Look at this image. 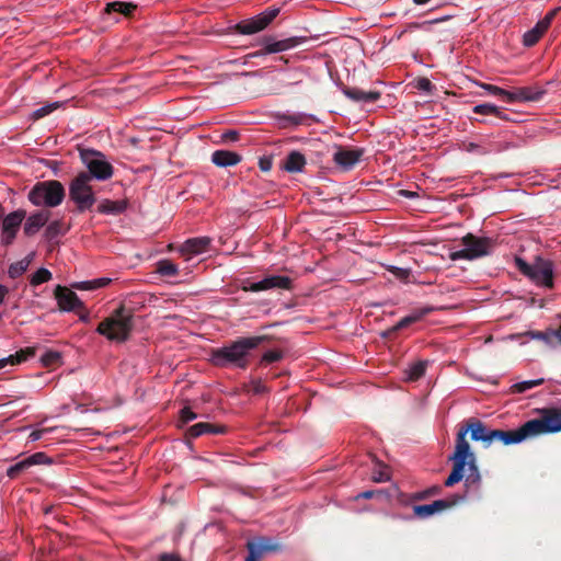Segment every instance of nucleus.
Masks as SVG:
<instances>
[{
	"mask_svg": "<svg viewBox=\"0 0 561 561\" xmlns=\"http://www.w3.org/2000/svg\"><path fill=\"white\" fill-rule=\"evenodd\" d=\"M561 431V412L557 410H545L539 419L530 420L515 431H501L488 428L482 422H470L466 427L460 428L457 434L455 451L449 456L454 468L445 481L446 486H451L462 479L467 484L478 483L480 473L476 466V457L471 451L466 435L470 433L471 439L483 443L490 447L494 442H502L504 445L518 444L525 439L545 434Z\"/></svg>",
	"mask_w": 561,
	"mask_h": 561,
	"instance_id": "nucleus-1",
	"label": "nucleus"
},
{
	"mask_svg": "<svg viewBox=\"0 0 561 561\" xmlns=\"http://www.w3.org/2000/svg\"><path fill=\"white\" fill-rule=\"evenodd\" d=\"M262 341L261 336L240 339L228 346L214 351L211 362L217 366L233 364L244 367L248 353L257 347Z\"/></svg>",
	"mask_w": 561,
	"mask_h": 561,
	"instance_id": "nucleus-2",
	"label": "nucleus"
},
{
	"mask_svg": "<svg viewBox=\"0 0 561 561\" xmlns=\"http://www.w3.org/2000/svg\"><path fill=\"white\" fill-rule=\"evenodd\" d=\"M133 329V317L129 311L121 308L114 314L103 320L96 329L99 334L115 342L126 341Z\"/></svg>",
	"mask_w": 561,
	"mask_h": 561,
	"instance_id": "nucleus-3",
	"label": "nucleus"
},
{
	"mask_svg": "<svg viewBox=\"0 0 561 561\" xmlns=\"http://www.w3.org/2000/svg\"><path fill=\"white\" fill-rule=\"evenodd\" d=\"M65 198V188L58 181L37 183L28 193V201L34 206L56 207Z\"/></svg>",
	"mask_w": 561,
	"mask_h": 561,
	"instance_id": "nucleus-4",
	"label": "nucleus"
},
{
	"mask_svg": "<svg viewBox=\"0 0 561 561\" xmlns=\"http://www.w3.org/2000/svg\"><path fill=\"white\" fill-rule=\"evenodd\" d=\"M91 176L85 172L78 174L69 186L70 199L77 205L79 211L90 209L95 203V195L90 185Z\"/></svg>",
	"mask_w": 561,
	"mask_h": 561,
	"instance_id": "nucleus-5",
	"label": "nucleus"
},
{
	"mask_svg": "<svg viewBox=\"0 0 561 561\" xmlns=\"http://www.w3.org/2000/svg\"><path fill=\"white\" fill-rule=\"evenodd\" d=\"M516 263L519 270L535 284L543 287H552L553 264L550 261L538 257L534 263L528 264L522 259H517Z\"/></svg>",
	"mask_w": 561,
	"mask_h": 561,
	"instance_id": "nucleus-6",
	"label": "nucleus"
},
{
	"mask_svg": "<svg viewBox=\"0 0 561 561\" xmlns=\"http://www.w3.org/2000/svg\"><path fill=\"white\" fill-rule=\"evenodd\" d=\"M80 158L89 170L87 174L91 176V180L105 181L113 175V167L102 152L93 149H82Z\"/></svg>",
	"mask_w": 561,
	"mask_h": 561,
	"instance_id": "nucleus-7",
	"label": "nucleus"
},
{
	"mask_svg": "<svg viewBox=\"0 0 561 561\" xmlns=\"http://www.w3.org/2000/svg\"><path fill=\"white\" fill-rule=\"evenodd\" d=\"M463 248L458 251H453L449 256L453 261L456 260H474L486 255L491 249V241L486 238H477L468 234L462 238Z\"/></svg>",
	"mask_w": 561,
	"mask_h": 561,
	"instance_id": "nucleus-8",
	"label": "nucleus"
},
{
	"mask_svg": "<svg viewBox=\"0 0 561 561\" xmlns=\"http://www.w3.org/2000/svg\"><path fill=\"white\" fill-rule=\"evenodd\" d=\"M279 13L278 8H270L257 15L236 24L234 28L243 35H251L264 30Z\"/></svg>",
	"mask_w": 561,
	"mask_h": 561,
	"instance_id": "nucleus-9",
	"label": "nucleus"
},
{
	"mask_svg": "<svg viewBox=\"0 0 561 561\" xmlns=\"http://www.w3.org/2000/svg\"><path fill=\"white\" fill-rule=\"evenodd\" d=\"M306 42L307 37L305 36H291L283 39L267 37L263 41V50L254 54V56L287 51L305 44Z\"/></svg>",
	"mask_w": 561,
	"mask_h": 561,
	"instance_id": "nucleus-10",
	"label": "nucleus"
},
{
	"mask_svg": "<svg viewBox=\"0 0 561 561\" xmlns=\"http://www.w3.org/2000/svg\"><path fill=\"white\" fill-rule=\"evenodd\" d=\"M24 218L25 211L21 209L12 211L3 218L0 233V242L3 245H9L13 242Z\"/></svg>",
	"mask_w": 561,
	"mask_h": 561,
	"instance_id": "nucleus-11",
	"label": "nucleus"
},
{
	"mask_svg": "<svg viewBox=\"0 0 561 561\" xmlns=\"http://www.w3.org/2000/svg\"><path fill=\"white\" fill-rule=\"evenodd\" d=\"M249 554L244 561H257L267 557L268 553L277 551L279 545L270 538H256L248 542Z\"/></svg>",
	"mask_w": 561,
	"mask_h": 561,
	"instance_id": "nucleus-12",
	"label": "nucleus"
},
{
	"mask_svg": "<svg viewBox=\"0 0 561 561\" xmlns=\"http://www.w3.org/2000/svg\"><path fill=\"white\" fill-rule=\"evenodd\" d=\"M210 239L208 237H198L186 240L180 248L179 252L185 261H190L196 255L208 251Z\"/></svg>",
	"mask_w": 561,
	"mask_h": 561,
	"instance_id": "nucleus-13",
	"label": "nucleus"
},
{
	"mask_svg": "<svg viewBox=\"0 0 561 561\" xmlns=\"http://www.w3.org/2000/svg\"><path fill=\"white\" fill-rule=\"evenodd\" d=\"M556 12H557V9L552 10L543 19L538 21L533 28L525 32V34L523 35V44L526 47L534 46L540 39V37L549 28L554 15H556Z\"/></svg>",
	"mask_w": 561,
	"mask_h": 561,
	"instance_id": "nucleus-14",
	"label": "nucleus"
},
{
	"mask_svg": "<svg viewBox=\"0 0 561 561\" xmlns=\"http://www.w3.org/2000/svg\"><path fill=\"white\" fill-rule=\"evenodd\" d=\"M362 156V149L336 147L333 153V161L343 170H350L359 161Z\"/></svg>",
	"mask_w": 561,
	"mask_h": 561,
	"instance_id": "nucleus-15",
	"label": "nucleus"
},
{
	"mask_svg": "<svg viewBox=\"0 0 561 561\" xmlns=\"http://www.w3.org/2000/svg\"><path fill=\"white\" fill-rule=\"evenodd\" d=\"M290 279L286 276L273 275L259 282L242 286L244 291H263L271 288H288Z\"/></svg>",
	"mask_w": 561,
	"mask_h": 561,
	"instance_id": "nucleus-16",
	"label": "nucleus"
},
{
	"mask_svg": "<svg viewBox=\"0 0 561 561\" xmlns=\"http://www.w3.org/2000/svg\"><path fill=\"white\" fill-rule=\"evenodd\" d=\"M55 297L62 311H73L82 305L77 294L67 287L57 286Z\"/></svg>",
	"mask_w": 561,
	"mask_h": 561,
	"instance_id": "nucleus-17",
	"label": "nucleus"
},
{
	"mask_svg": "<svg viewBox=\"0 0 561 561\" xmlns=\"http://www.w3.org/2000/svg\"><path fill=\"white\" fill-rule=\"evenodd\" d=\"M343 94L354 101L359 103H374L378 101L381 96V93L379 91H364L358 88H347L343 90Z\"/></svg>",
	"mask_w": 561,
	"mask_h": 561,
	"instance_id": "nucleus-18",
	"label": "nucleus"
},
{
	"mask_svg": "<svg viewBox=\"0 0 561 561\" xmlns=\"http://www.w3.org/2000/svg\"><path fill=\"white\" fill-rule=\"evenodd\" d=\"M457 501L448 502L444 500L434 501L431 504L416 505L414 506V514L420 518H427L435 513L442 512L445 508H448L456 504Z\"/></svg>",
	"mask_w": 561,
	"mask_h": 561,
	"instance_id": "nucleus-19",
	"label": "nucleus"
},
{
	"mask_svg": "<svg viewBox=\"0 0 561 561\" xmlns=\"http://www.w3.org/2000/svg\"><path fill=\"white\" fill-rule=\"evenodd\" d=\"M518 335H512L511 339H515ZM519 336H528L531 340L542 341L549 346H554L557 343L561 345V331H547V332H538V331H528Z\"/></svg>",
	"mask_w": 561,
	"mask_h": 561,
	"instance_id": "nucleus-20",
	"label": "nucleus"
},
{
	"mask_svg": "<svg viewBox=\"0 0 561 561\" xmlns=\"http://www.w3.org/2000/svg\"><path fill=\"white\" fill-rule=\"evenodd\" d=\"M241 156L229 150H216L211 154V162L220 168H227L238 164Z\"/></svg>",
	"mask_w": 561,
	"mask_h": 561,
	"instance_id": "nucleus-21",
	"label": "nucleus"
},
{
	"mask_svg": "<svg viewBox=\"0 0 561 561\" xmlns=\"http://www.w3.org/2000/svg\"><path fill=\"white\" fill-rule=\"evenodd\" d=\"M49 219V211H38L31 215L24 225V232L27 236L36 233Z\"/></svg>",
	"mask_w": 561,
	"mask_h": 561,
	"instance_id": "nucleus-22",
	"label": "nucleus"
},
{
	"mask_svg": "<svg viewBox=\"0 0 561 561\" xmlns=\"http://www.w3.org/2000/svg\"><path fill=\"white\" fill-rule=\"evenodd\" d=\"M431 311L430 308H422L412 311L407 317L402 318L394 327H392L388 332L382 333V336H388L390 333L396 332L400 329L407 328L412 323L420 321L424 316H426Z\"/></svg>",
	"mask_w": 561,
	"mask_h": 561,
	"instance_id": "nucleus-23",
	"label": "nucleus"
},
{
	"mask_svg": "<svg viewBox=\"0 0 561 561\" xmlns=\"http://www.w3.org/2000/svg\"><path fill=\"white\" fill-rule=\"evenodd\" d=\"M34 355L33 350H22L20 352H16L13 355H9L7 357L0 358V369H5L8 367L15 366L27 358L32 357Z\"/></svg>",
	"mask_w": 561,
	"mask_h": 561,
	"instance_id": "nucleus-24",
	"label": "nucleus"
},
{
	"mask_svg": "<svg viewBox=\"0 0 561 561\" xmlns=\"http://www.w3.org/2000/svg\"><path fill=\"white\" fill-rule=\"evenodd\" d=\"M127 207V204L125 201H111V199H103L99 206L98 210L101 214L105 215H118L125 211Z\"/></svg>",
	"mask_w": 561,
	"mask_h": 561,
	"instance_id": "nucleus-25",
	"label": "nucleus"
},
{
	"mask_svg": "<svg viewBox=\"0 0 561 561\" xmlns=\"http://www.w3.org/2000/svg\"><path fill=\"white\" fill-rule=\"evenodd\" d=\"M305 164V157L298 151H293L288 154L284 163V169L288 172H301Z\"/></svg>",
	"mask_w": 561,
	"mask_h": 561,
	"instance_id": "nucleus-26",
	"label": "nucleus"
},
{
	"mask_svg": "<svg viewBox=\"0 0 561 561\" xmlns=\"http://www.w3.org/2000/svg\"><path fill=\"white\" fill-rule=\"evenodd\" d=\"M543 95V91L537 90L533 91L531 89L524 88L519 89L516 92H512V95H510V102L515 101H538Z\"/></svg>",
	"mask_w": 561,
	"mask_h": 561,
	"instance_id": "nucleus-27",
	"label": "nucleus"
},
{
	"mask_svg": "<svg viewBox=\"0 0 561 561\" xmlns=\"http://www.w3.org/2000/svg\"><path fill=\"white\" fill-rule=\"evenodd\" d=\"M222 432H224L222 427H215L211 424L205 423V422L194 424L188 428V433L192 437H198L206 433L217 434V433H222Z\"/></svg>",
	"mask_w": 561,
	"mask_h": 561,
	"instance_id": "nucleus-28",
	"label": "nucleus"
},
{
	"mask_svg": "<svg viewBox=\"0 0 561 561\" xmlns=\"http://www.w3.org/2000/svg\"><path fill=\"white\" fill-rule=\"evenodd\" d=\"M33 254H30L28 256L13 263L9 267V275L12 278H16L21 276L28 267L31 261H32Z\"/></svg>",
	"mask_w": 561,
	"mask_h": 561,
	"instance_id": "nucleus-29",
	"label": "nucleus"
},
{
	"mask_svg": "<svg viewBox=\"0 0 561 561\" xmlns=\"http://www.w3.org/2000/svg\"><path fill=\"white\" fill-rule=\"evenodd\" d=\"M426 362H416L409 366L404 371L405 380L414 381L422 377L425 373Z\"/></svg>",
	"mask_w": 561,
	"mask_h": 561,
	"instance_id": "nucleus-30",
	"label": "nucleus"
},
{
	"mask_svg": "<svg viewBox=\"0 0 561 561\" xmlns=\"http://www.w3.org/2000/svg\"><path fill=\"white\" fill-rule=\"evenodd\" d=\"M157 272L162 276H175L179 272V267L170 260H160L157 263Z\"/></svg>",
	"mask_w": 561,
	"mask_h": 561,
	"instance_id": "nucleus-31",
	"label": "nucleus"
},
{
	"mask_svg": "<svg viewBox=\"0 0 561 561\" xmlns=\"http://www.w3.org/2000/svg\"><path fill=\"white\" fill-rule=\"evenodd\" d=\"M135 9V5L133 3H129V2H111V3H107L106 5V12L107 13H111V12H118V13H122L124 15H128L129 13H131V11Z\"/></svg>",
	"mask_w": 561,
	"mask_h": 561,
	"instance_id": "nucleus-32",
	"label": "nucleus"
},
{
	"mask_svg": "<svg viewBox=\"0 0 561 561\" xmlns=\"http://www.w3.org/2000/svg\"><path fill=\"white\" fill-rule=\"evenodd\" d=\"M543 382L542 378L524 380L520 382H516L512 386V391L515 393H523L527 390H530L537 386H540Z\"/></svg>",
	"mask_w": 561,
	"mask_h": 561,
	"instance_id": "nucleus-33",
	"label": "nucleus"
},
{
	"mask_svg": "<svg viewBox=\"0 0 561 561\" xmlns=\"http://www.w3.org/2000/svg\"><path fill=\"white\" fill-rule=\"evenodd\" d=\"M473 112L476 114L494 115V116H497V117H501V114H502L500 108L496 105L490 104V103L476 105L473 107Z\"/></svg>",
	"mask_w": 561,
	"mask_h": 561,
	"instance_id": "nucleus-34",
	"label": "nucleus"
},
{
	"mask_svg": "<svg viewBox=\"0 0 561 561\" xmlns=\"http://www.w3.org/2000/svg\"><path fill=\"white\" fill-rule=\"evenodd\" d=\"M478 87H480L481 89L485 90L486 92H489L490 94H493V95H501L503 98H505V100H507L510 102V95H512V92L510 91H506L497 85H493V84H489V83H477Z\"/></svg>",
	"mask_w": 561,
	"mask_h": 561,
	"instance_id": "nucleus-35",
	"label": "nucleus"
},
{
	"mask_svg": "<svg viewBox=\"0 0 561 561\" xmlns=\"http://www.w3.org/2000/svg\"><path fill=\"white\" fill-rule=\"evenodd\" d=\"M51 278V273L47 268H38L31 277V284L33 286L41 285L48 282Z\"/></svg>",
	"mask_w": 561,
	"mask_h": 561,
	"instance_id": "nucleus-36",
	"label": "nucleus"
},
{
	"mask_svg": "<svg viewBox=\"0 0 561 561\" xmlns=\"http://www.w3.org/2000/svg\"><path fill=\"white\" fill-rule=\"evenodd\" d=\"M30 468V465L27 462V459H23L19 462H16L15 465L11 466L10 468H8L7 470V474L9 478L11 479H14L18 477V474L26 469Z\"/></svg>",
	"mask_w": 561,
	"mask_h": 561,
	"instance_id": "nucleus-37",
	"label": "nucleus"
},
{
	"mask_svg": "<svg viewBox=\"0 0 561 561\" xmlns=\"http://www.w3.org/2000/svg\"><path fill=\"white\" fill-rule=\"evenodd\" d=\"M59 105L60 104L58 102H54V103L44 105V106L37 108L36 111H34L33 116H34V118H42V117L50 114L56 108H58Z\"/></svg>",
	"mask_w": 561,
	"mask_h": 561,
	"instance_id": "nucleus-38",
	"label": "nucleus"
},
{
	"mask_svg": "<svg viewBox=\"0 0 561 561\" xmlns=\"http://www.w3.org/2000/svg\"><path fill=\"white\" fill-rule=\"evenodd\" d=\"M30 467L34 465L50 463V459L44 453H36L26 458Z\"/></svg>",
	"mask_w": 561,
	"mask_h": 561,
	"instance_id": "nucleus-39",
	"label": "nucleus"
},
{
	"mask_svg": "<svg viewBox=\"0 0 561 561\" xmlns=\"http://www.w3.org/2000/svg\"><path fill=\"white\" fill-rule=\"evenodd\" d=\"M387 270L398 279L405 280L410 276V270L394 265L387 266Z\"/></svg>",
	"mask_w": 561,
	"mask_h": 561,
	"instance_id": "nucleus-40",
	"label": "nucleus"
},
{
	"mask_svg": "<svg viewBox=\"0 0 561 561\" xmlns=\"http://www.w3.org/2000/svg\"><path fill=\"white\" fill-rule=\"evenodd\" d=\"M60 354L58 352L48 351L41 357V362L44 366H49L58 362Z\"/></svg>",
	"mask_w": 561,
	"mask_h": 561,
	"instance_id": "nucleus-41",
	"label": "nucleus"
},
{
	"mask_svg": "<svg viewBox=\"0 0 561 561\" xmlns=\"http://www.w3.org/2000/svg\"><path fill=\"white\" fill-rule=\"evenodd\" d=\"M60 233H62V227L60 221H53L46 228V234L48 238H55Z\"/></svg>",
	"mask_w": 561,
	"mask_h": 561,
	"instance_id": "nucleus-42",
	"label": "nucleus"
},
{
	"mask_svg": "<svg viewBox=\"0 0 561 561\" xmlns=\"http://www.w3.org/2000/svg\"><path fill=\"white\" fill-rule=\"evenodd\" d=\"M71 287L78 290H95V283L94 279L75 282L71 284Z\"/></svg>",
	"mask_w": 561,
	"mask_h": 561,
	"instance_id": "nucleus-43",
	"label": "nucleus"
},
{
	"mask_svg": "<svg viewBox=\"0 0 561 561\" xmlns=\"http://www.w3.org/2000/svg\"><path fill=\"white\" fill-rule=\"evenodd\" d=\"M53 432V428H36L33 430L28 435V440L34 443L42 439L46 434Z\"/></svg>",
	"mask_w": 561,
	"mask_h": 561,
	"instance_id": "nucleus-44",
	"label": "nucleus"
},
{
	"mask_svg": "<svg viewBox=\"0 0 561 561\" xmlns=\"http://www.w3.org/2000/svg\"><path fill=\"white\" fill-rule=\"evenodd\" d=\"M416 88L423 92L431 93L434 87L427 78H420L416 81Z\"/></svg>",
	"mask_w": 561,
	"mask_h": 561,
	"instance_id": "nucleus-45",
	"label": "nucleus"
},
{
	"mask_svg": "<svg viewBox=\"0 0 561 561\" xmlns=\"http://www.w3.org/2000/svg\"><path fill=\"white\" fill-rule=\"evenodd\" d=\"M180 417L183 423H187L197 417V415L187 407L183 408L180 412Z\"/></svg>",
	"mask_w": 561,
	"mask_h": 561,
	"instance_id": "nucleus-46",
	"label": "nucleus"
},
{
	"mask_svg": "<svg viewBox=\"0 0 561 561\" xmlns=\"http://www.w3.org/2000/svg\"><path fill=\"white\" fill-rule=\"evenodd\" d=\"M306 119H307V115H305V114H294V115H289L286 117V121L290 125H295V126L302 124Z\"/></svg>",
	"mask_w": 561,
	"mask_h": 561,
	"instance_id": "nucleus-47",
	"label": "nucleus"
},
{
	"mask_svg": "<svg viewBox=\"0 0 561 561\" xmlns=\"http://www.w3.org/2000/svg\"><path fill=\"white\" fill-rule=\"evenodd\" d=\"M280 357H282V354L276 351H270V352L265 353L263 356V358L270 363L276 362V360L280 359Z\"/></svg>",
	"mask_w": 561,
	"mask_h": 561,
	"instance_id": "nucleus-48",
	"label": "nucleus"
},
{
	"mask_svg": "<svg viewBox=\"0 0 561 561\" xmlns=\"http://www.w3.org/2000/svg\"><path fill=\"white\" fill-rule=\"evenodd\" d=\"M94 283H95V289H98V288L108 285L111 283V278H107V277L95 278Z\"/></svg>",
	"mask_w": 561,
	"mask_h": 561,
	"instance_id": "nucleus-49",
	"label": "nucleus"
},
{
	"mask_svg": "<svg viewBox=\"0 0 561 561\" xmlns=\"http://www.w3.org/2000/svg\"><path fill=\"white\" fill-rule=\"evenodd\" d=\"M159 561H181L179 556L174 553H163L160 556Z\"/></svg>",
	"mask_w": 561,
	"mask_h": 561,
	"instance_id": "nucleus-50",
	"label": "nucleus"
},
{
	"mask_svg": "<svg viewBox=\"0 0 561 561\" xmlns=\"http://www.w3.org/2000/svg\"><path fill=\"white\" fill-rule=\"evenodd\" d=\"M374 481L376 482H382V481H386L389 479L388 474L387 473H382L380 472L378 476H374L373 477Z\"/></svg>",
	"mask_w": 561,
	"mask_h": 561,
	"instance_id": "nucleus-51",
	"label": "nucleus"
},
{
	"mask_svg": "<svg viewBox=\"0 0 561 561\" xmlns=\"http://www.w3.org/2000/svg\"><path fill=\"white\" fill-rule=\"evenodd\" d=\"M374 496V491H365L359 493L356 497L357 499H371Z\"/></svg>",
	"mask_w": 561,
	"mask_h": 561,
	"instance_id": "nucleus-52",
	"label": "nucleus"
},
{
	"mask_svg": "<svg viewBox=\"0 0 561 561\" xmlns=\"http://www.w3.org/2000/svg\"><path fill=\"white\" fill-rule=\"evenodd\" d=\"M237 136H238V134L236 131H232V130L224 134V138L225 139L236 140Z\"/></svg>",
	"mask_w": 561,
	"mask_h": 561,
	"instance_id": "nucleus-53",
	"label": "nucleus"
},
{
	"mask_svg": "<svg viewBox=\"0 0 561 561\" xmlns=\"http://www.w3.org/2000/svg\"><path fill=\"white\" fill-rule=\"evenodd\" d=\"M399 194H400V195H402V196L409 197V198H412V197H414V196L416 195V194H415V193H413V192L404 191V190H401V191L399 192Z\"/></svg>",
	"mask_w": 561,
	"mask_h": 561,
	"instance_id": "nucleus-54",
	"label": "nucleus"
},
{
	"mask_svg": "<svg viewBox=\"0 0 561 561\" xmlns=\"http://www.w3.org/2000/svg\"><path fill=\"white\" fill-rule=\"evenodd\" d=\"M5 294H7V288L4 286L0 285V305L3 301Z\"/></svg>",
	"mask_w": 561,
	"mask_h": 561,
	"instance_id": "nucleus-55",
	"label": "nucleus"
},
{
	"mask_svg": "<svg viewBox=\"0 0 561 561\" xmlns=\"http://www.w3.org/2000/svg\"><path fill=\"white\" fill-rule=\"evenodd\" d=\"M479 148V146L474 142H469L467 146H466V149L467 151H474Z\"/></svg>",
	"mask_w": 561,
	"mask_h": 561,
	"instance_id": "nucleus-56",
	"label": "nucleus"
},
{
	"mask_svg": "<svg viewBox=\"0 0 561 561\" xmlns=\"http://www.w3.org/2000/svg\"><path fill=\"white\" fill-rule=\"evenodd\" d=\"M431 0H413L415 4L422 5L428 3Z\"/></svg>",
	"mask_w": 561,
	"mask_h": 561,
	"instance_id": "nucleus-57",
	"label": "nucleus"
},
{
	"mask_svg": "<svg viewBox=\"0 0 561 561\" xmlns=\"http://www.w3.org/2000/svg\"><path fill=\"white\" fill-rule=\"evenodd\" d=\"M446 19H447V18H440L439 20L432 21L431 23H433V22H437V21H444V20H446Z\"/></svg>",
	"mask_w": 561,
	"mask_h": 561,
	"instance_id": "nucleus-58",
	"label": "nucleus"
},
{
	"mask_svg": "<svg viewBox=\"0 0 561 561\" xmlns=\"http://www.w3.org/2000/svg\"><path fill=\"white\" fill-rule=\"evenodd\" d=\"M262 170H263V171H266V170H267L266 164H263Z\"/></svg>",
	"mask_w": 561,
	"mask_h": 561,
	"instance_id": "nucleus-59",
	"label": "nucleus"
},
{
	"mask_svg": "<svg viewBox=\"0 0 561 561\" xmlns=\"http://www.w3.org/2000/svg\"><path fill=\"white\" fill-rule=\"evenodd\" d=\"M262 170H263V171H266V170H267L266 164H263Z\"/></svg>",
	"mask_w": 561,
	"mask_h": 561,
	"instance_id": "nucleus-60",
	"label": "nucleus"
}]
</instances>
